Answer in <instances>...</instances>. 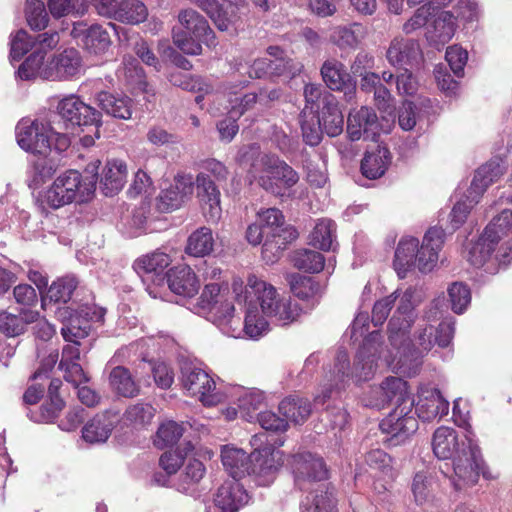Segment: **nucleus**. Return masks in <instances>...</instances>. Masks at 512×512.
Here are the masks:
<instances>
[{
	"instance_id": "nucleus-33",
	"label": "nucleus",
	"mask_w": 512,
	"mask_h": 512,
	"mask_svg": "<svg viewBox=\"0 0 512 512\" xmlns=\"http://www.w3.org/2000/svg\"><path fill=\"white\" fill-rule=\"evenodd\" d=\"M127 165L124 161L113 159L107 161L100 178L103 193L113 196L124 186L127 178Z\"/></svg>"
},
{
	"instance_id": "nucleus-8",
	"label": "nucleus",
	"mask_w": 512,
	"mask_h": 512,
	"mask_svg": "<svg viewBox=\"0 0 512 512\" xmlns=\"http://www.w3.org/2000/svg\"><path fill=\"white\" fill-rule=\"evenodd\" d=\"M180 381L187 395L196 398L204 406H216L228 399L227 389L217 385L215 378L197 364L184 363L181 366Z\"/></svg>"
},
{
	"instance_id": "nucleus-21",
	"label": "nucleus",
	"mask_w": 512,
	"mask_h": 512,
	"mask_svg": "<svg viewBox=\"0 0 512 512\" xmlns=\"http://www.w3.org/2000/svg\"><path fill=\"white\" fill-rule=\"evenodd\" d=\"M444 237L441 227H432L425 233L421 246L417 248L415 262V267L421 272H430L435 267Z\"/></svg>"
},
{
	"instance_id": "nucleus-30",
	"label": "nucleus",
	"mask_w": 512,
	"mask_h": 512,
	"mask_svg": "<svg viewBox=\"0 0 512 512\" xmlns=\"http://www.w3.org/2000/svg\"><path fill=\"white\" fill-rule=\"evenodd\" d=\"M118 420L117 413L111 411L97 414L83 427V439L89 443L105 442L109 438Z\"/></svg>"
},
{
	"instance_id": "nucleus-13",
	"label": "nucleus",
	"mask_w": 512,
	"mask_h": 512,
	"mask_svg": "<svg viewBox=\"0 0 512 512\" xmlns=\"http://www.w3.org/2000/svg\"><path fill=\"white\" fill-rule=\"evenodd\" d=\"M91 307H82L79 311H74L70 307H62L56 310V316L64 325L61 333L65 341L76 342L89 335L91 322H101L104 316L102 310L93 312Z\"/></svg>"
},
{
	"instance_id": "nucleus-20",
	"label": "nucleus",
	"mask_w": 512,
	"mask_h": 512,
	"mask_svg": "<svg viewBox=\"0 0 512 512\" xmlns=\"http://www.w3.org/2000/svg\"><path fill=\"white\" fill-rule=\"evenodd\" d=\"M81 72L82 58L80 53L76 49L70 48L54 55L45 64L43 79L50 81L71 80L78 77Z\"/></svg>"
},
{
	"instance_id": "nucleus-28",
	"label": "nucleus",
	"mask_w": 512,
	"mask_h": 512,
	"mask_svg": "<svg viewBox=\"0 0 512 512\" xmlns=\"http://www.w3.org/2000/svg\"><path fill=\"white\" fill-rule=\"evenodd\" d=\"M247 84L248 80H243L238 84L233 82L225 84L223 94L228 99L229 105L226 109L229 115L239 118L259 103V96L256 93H247L242 96H238V90L243 89Z\"/></svg>"
},
{
	"instance_id": "nucleus-9",
	"label": "nucleus",
	"mask_w": 512,
	"mask_h": 512,
	"mask_svg": "<svg viewBox=\"0 0 512 512\" xmlns=\"http://www.w3.org/2000/svg\"><path fill=\"white\" fill-rule=\"evenodd\" d=\"M435 329L433 326L428 324H420L415 338V345L417 348L411 347V341L406 333V342L404 344L398 343L397 346H392L395 350V354L386 358L387 365L397 372L411 375L416 373V370L420 364L419 358L423 352H428L434 344Z\"/></svg>"
},
{
	"instance_id": "nucleus-57",
	"label": "nucleus",
	"mask_w": 512,
	"mask_h": 512,
	"mask_svg": "<svg viewBox=\"0 0 512 512\" xmlns=\"http://www.w3.org/2000/svg\"><path fill=\"white\" fill-rule=\"evenodd\" d=\"M110 36L100 25H91L83 38L84 48L93 54H101L110 46Z\"/></svg>"
},
{
	"instance_id": "nucleus-53",
	"label": "nucleus",
	"mask_w": 512,
	"mask_h": 512,
	"mask_svg": "<svg viewBox=\"0 0 512 512\" xmlns=\"http://www.w3.org/2000/svg\"><path fill=\"white\" fill-rule=\"evenodd\" d=\"M496 243L497 242L484 231L479 239L469 248L467 255L468 262L477 268L484 266L490 259Z\"/></svg>"
},
{
	"instance_id": "nucleus-52",
	"label": "nucleus",
	"mask_w": 512,
	"mask_h": 512,
	"mask_svg": "<svg viewBox=\"0 0 512 512\" xmlns=\"http://www.w3.org/2000/svg\"><path fill=\"white\" fill-rule=\"evenodd\" d=\"M116 75L133 88L144 89L146 86L143 69L134 57H124L122 65L116 71Z\"/></svg>"
},
{
	"instance_id": "nucleus-26",
	"label": "nucleus",
	"mask_w": 512,
	"mask_h": 512,
	"mask_svg": "<svg viewBox=\"0 0 512 512\" xmlns=\"http://www.w3.org/2000/svg\"><path fill=\"white\" fill-rule=\"evenodd\" d=\"M386 56L393 66L404 67L418 63L421 59V50L415 40L396 37L390 43Z\"/></svg>"
},
{
	"instance_id": "nucleus-11",
	"label": "nucleus",
	"mask_w": 512,
	"mask_h": 512,
	"mask_svg": "<svg viewBox=\"0 0 512 512\" xmlns=\"http://www.w3.org/2000/svg\"><path fill=\"white\" fill-rule=\"evenodd\" d=\"M395 292L399 303L388 324V339L391 346H397L398 343L402 345L406 342V333H409L415 320V307L421 301L417 291L412 287L407 288L401 294L398 290Z\"/></svg>"
},
{
	"instance_id": "nucleus-35",
	"label": "nucleus",
	"mask_w": 512,
	"mask_h": 512,
	"mask_svg": "<svg viewBox=\"0 0 512 512\" xmlns=\"http://www.w3.org/2000/svg\"><path fill=\"white\" fill-rule=\"evenodd\" d=\"M367 29L360 23L330 29L328 39L341 49H355L366 37Z\"/></svg>"
},
{
	"instance_id": "nucleus-43",
	"label": "nucleus",
	"mask_w": 512,
	"mask_h": 512,
	"mask_svg": "<svg viewBox=\"0 0 512 512\" xmlns=\"http://www.w3.org/2000/svg\"><path fill=\"white\" fill-rule=\"evenodd\" d=\"M503 174V167L499 161H490L482 165L475 173L469 188V193L472 195L476 194V197H480L486 188L496 181Z\"/></svg>"
},
{
	"instance_id": "nucleus-58",
	"label": "nucleus",
	"mask_w": 512,
	"mask_h": 512,
	"mask_svg": "<svg viewBox=\"0 0 512 512\" xmlns=\"http://www.w3.org/2000/svg\"><path fill=\"white\" fill-rule=\"evenodd\" d=\"M25 17L31 29L41 31L48 26L49 16L41 0H26Z\"/></svg>"
},
{
	"instance_id": "nucleus-37",
	"label": "nucleus",
	"mask_w": 512,
	"mask_h": 512,
	"mask_svg": "<svg viewBox=\"0 0 512 512\" xmlns=\"http://www.w3.org/2000/svg\"><path fill=\"white\" fill-rule=\"evenodd\" d=\"M205 473L206 468L200 460L189 458L173 486L181 493L192 495L196 492V486L202 480Z\"/></svg>"
},
{
	"instance_id": "nucleus-31",
	"label": "nucleus",
	"mask_w": 512,
	"mask_h": 512,
	"mask_svg": "<svg viewBox=\"0 0 512 512\" xmlns=\"http://www.w3.org/2000/svg\"><path fill=\"white\" fill-rule=\"evenodd\" d=\"M79 340L64 346L59 368L64 371V378L73 385L88 382V377L78 363L80 360Z\"/></svg>"
},
{
	"instance_id": "nucleus-42",
	"label": "nucleus",
	"mask_w": 512,
	"mask_h": 512,
	"mask_svg": "<svg viewBox=\"0 0 512 512\" xmlns=\"http://www.w3.org/2000/svg\"><path fill=\"white\" fill-rule=\"evenodd\" d=\"M372 343L366 339L358 351L352 370V377L357 381L369 380L376 369V357L371 353Z\"/></svg>"
},
{
	"instance_id": "nucleus-61",
	"label": "nucleus",
	"mask_w": 512,
	"mask_h": 512,
	"mask_svg": "<svg viewBox=\"0 0 512 512\" xmlns=\"http://www.w3.org/2000/svg\"><path fill=\"white\" fill-rule=\"evenodd\" d=\"M193 450L194 446L187 442L181 450L164 452L159 459V465L168 475L175 474Z\"/></svg>"
},
{
	"instance_id": "nucleus-49",
	"label": "nucleus",
	"mask_w": 512,
	"mask_h": 512,
	"mask_svg": "<svg viewBox=\"0 0 512 512\" xmlns=\"http://www.w3.org/2000/svg\"><path fill=\"white\" fill-rule=\"evenodd\" d=\"M279 411L287 423L302 424L310 415L311 408L307 400L288 397L280 402Z\"/></svg>"
},
{
	"instance_id": "nucleus-24",
	"label": "nucleus",
	"mask_w": 512,
	"mask_h": 512,
	"mask_svg": "<svg viewBox=\"0 0 512 512\" xmlns=\"http://www.w3.org/2000/svg\"><path fill=\"white\" fill-rule=\"evenodd\" d=\"M292 263L298 270L317 274L320 272V232L318 224L308 237V246L294 251Z\"/></svg>"
},
{
	"instance_id": "nucleus-39",
	"label": "nucleus",
	"mask_w": 512,
	"mask_h": 512,
	"mask_svg": "<svg viewBox=\"0 0 512 512\" xmlns=\"http://www.w3.org/2000/svg\"><path fill=\"white\" fill-rule=\"evenodd\" d=\"M285 279L294 296L301 300H312L320 291V282L317 277L294 272L286 274Z\"/></svg>"
},
{
	"instance_id": "nucleus-51",
	"label": "nucleus",
	"mask_w": 512,
	"mask_h": 512,
	"mask_svg": "<svg viewBox=\"0 0 512 512\" xmlns=\"http://www.w3.org/2000/svg\"><path fill=\"white\" fill-rule=\"evenodd\" d=\"M77 284L78 282L74 276H65L57 279L49 287L46 297L42 298V307L45 309L47 299L55 303H67L71 299Z\"/></svg>"
},
{
	"instance_id": "nucleus-6",
	"label": "nucleus",
	"mask_w": 512,
	"mask_h": 512,
	"mask_svg": "<svg viewBox=\"0 0 512 512\" xmlns=\"http://www.w3.org/2000/svg\"><path fill=\"white\" fill-rule=\"evenodd\" d=\"M181 29L173 31V43L183 53L199 55L201 43L215 46V34L204 16L192 8L183 9L178 14Z\"/></svg>"
},
{
	"instance_id": "nucleus-10",
	"label": "nucleus",
	"mask_w": 512,
	"mask_h": 512,
	"mask_svg": "<svg viewBox=\"0 0 512 512\" xmlns=\"http://www.w3.org/2000/svg\"><path fill=\"white\" fill-rule=\"evenodd\" d=\"M203 169L205 172L199 173L194 182L196 183L197 197L207 221L216 223L222 214L220 191L210 179V175L216 180H225L228 171L223 163L215 159L205 161Z\"/></svg>"
},
{
	"instance_id": "nucleus-19",
	"label": "nucleus",
	"mask_w": 512,
	"mask_h": 512,
	"mask_svg": "<svg viewBox=\"0 0 512 512\" xmlns=\"http://www.w3.org/2000/svg\"><path fill=\"white\" fill-rule=\"evenodd\" d=\"M305 107L301 112V129L305 143L317 146L320 143V89L317 85H306Z\"/></svg>"
},
{
	"instance_id": "nucleus-64",
	"label": "nucleus",
	"mask_w": 512,
	"mask_h": 512,
	"mask_svg": "<svg viewBox=\"0 0 512 512\" xmlns=\"http://www.w3.org/2000/svg\"><path fill=\"white\" fill-rule=\"evenodd\" d=\"M184 429L182 425L175 421H167L160 425L157 431L155 444L164 448L175 444L183 435Z\"/></svg>"
},
{
	"instance_id": "nucleus-12",
	"label": "nucleus",
	"mask_w": 512,
	"mask_h": 512,
	"mask_svg": "<svg viewBox=\"0 0 512 512\" xmlns=\"http://www.w3.org/2000/svg\"><path fill=\"white\" fill-rule=\"evenodd\" d=\"M170 261L168 254L156 250L139 257L133 264V269L141 277L146 291L153 298L160 297L159 289L166 284V268Z\"/></svg>"
},
{
	"instance_id": "nucleus-46",
	"label": "nucleus",
	"mask_w": 512,
	"mask_h": 512,
	"mask_svg": "<svg viewBox=\"0 0 512 512\" xmlns=\"http://www.w3.org/2000/svg\"><path fill=\"white\" fill-rule=\"evenodd\" d=\"M324 101L325 105L322 107V122L325 132L330 137L338 136L343 131V114L332 96H325Z\"/></svg>"
},
{
	"instance_id": "nucleus-22",
	"label": "nucleus",
	"mask_w": 512,
	"mask_h": 512,
	"mask_svg": "<svg viewBox=\"0 0 512 512\" xmlns=\"http://www.w3.org/2000/svg\"><path fill=\"white\" fill-rule=\"evenodd\" d=\"M449 411V402L441 392L434 387H421L418 392V402L415 414L424 421H431L437 417L442 418Z\"/></svg>"
},
{
	"instance_id": "nucleus-16",
	"label": "nucleus",
	"mask_w": 512,
	"mask_h": 512,
	"mask_svg": "<svg viewBox=\"0 0 512 512\" xmlns=\"http://www.w3.org/2000/svg\"><path fill=\"white\" fill-rule=\"evenodd\" d=\"M57 112L67 129H79L82 125H93L101 120V112L84 103L80 97L69 95L58 102Z\"/></svg>"
},
{
	"instance_id": "nucleus-5",
	"label": "nucleus",
	"mask_w": 512,
	"mask_h": 512,
	"mask_svg": "<svg viewBox=\"0 0 512 512\" xmlns=\"http://www.w3.org/2000/svg\"><path fill=\"white\" fill-rule=\"evenodd\" d=\"M16 140L21 149L39 155H47L52 148L65 151L71 144L67 133L56 132L48 122L29 118L21 119L16 126Z\"/></svg>"
},
{
	"instance_id": "nucleus-25",
	"label": "nucleus",
	"mask_w": 512,
	"mask_h": 512,
	"mask_svg": "<svg viewBox=\"0 0 512 512\" xmlns=\"http://www.w3.org/2000/svg\"><path fill=\"white\" fill-rule=\"evenodd\" d=\"M166 283L174 294L185 298L195 296L200 282L195 272L187 265H179L168 271Z\"/></svg>"
},
{
	"instance_id": "nucleus-1",
	"label": "nucleus",
	"mask_w": 512,
	"mask_h": 512,
	"mask_svg": "<svg viewBox=\"0 0 512 512\" xmlns=\"http://www.w3.org/2000/svg\"><path fill=\"white\" fill-rule=\"evenodd\" d=\"M233 293L219 283H210L190 310L213 323L224 335L259 339L270 322L287 325L299 315L297 305L282 297L266 281L251 275L243 289L241 280L232 283Z\"/></svg>"
},
{
	"instance_id": "nucleus-27",
	"label": "nucleus",
	"mask_w": 512,
	"mask_h": 512,
	"mask_svg": "<svg viewBox=\"0 0 512 512\" xmlns=\"http://www.w3.org/2000/svg\"><path fill=\"white\" fill-rule=\"evenodd\" d=\"M227 392V401L236 398L243 417L249 422L257 417L256 411L266 405L267 396L259 389L228 388Z\"/></svg>"
},
{
	"instance_id": "nucleus-2",
	"label": "nucleus",
	"mask_w": 512,
	"mask_h": 512,
	"mask_svg": "<svg viewBox=\"0 0 512 512\" xmlns=\"http://www.w3.org/2000/svg\"><path fill=\"white\" fill-rule=\"evenodd\" d=\"M432 448L439 459H452L457 480H453L455 489L477 483L482 472L483 462L478 446L466 434L458 435L450 427H439L433 434Z\"/></svg>"
},
{
	"instance_id": "nucleus-17",
	"label": "nucleus",
	"mask_w": 512,
	"mask_h": 512,
	"mask_svg": "<svg viewBox=\"0 0 512 512\" xmlns=\"http://www.w3.org/2000/svg\"><path fill=\"white\" fill-rule=\"evenodd\" d=\"M389 132V126L384 128L376 112L367 106L352 109L347 119V134L352 141L361 138L376 141L380 132Z\"/></svg>"
},
{
	"instance_id": "nucleus-4",
	"label": "nucleus",
	"mask_w": 512,
	"mask_h": 512,
	"mask_svg": "<svg viewBox=\"0 0 512 512\" xmlns=\"http://www.w3.org/2000/svg\"><path fill=\"white\" fill-rule=\"evenodd\" d=\"M240 163H251L256 168L259 162L263 166V175L258 179L259 185L275 195L295 185L299 179L297 173L284 161L272 154H262L258 144L244 146L238 153Z\"/></svg>"
},
{
	"instance_id": "nucleus-38",
	"label": "nucleus",
	"mask_w": 512,
	"mask_h": 512,
	"mask_svg": "<svg viewBox=\"0 0 512 512\" xmlns=\"http://www.w3.org/2000/svg\"><path fill=\"white\" fill-rule=\"evenodd\" d=\"M221 460L233 480L238 481V479L246 476L249 456L243 449L225 445L221 449Z\"/></svg>"
},
{
	"instance_id": "nucleus-48",
	"label": "nucleus",
	"mask_w": 512,
	"mask_h": 512,
	"mask_svg": "<svg viewBox=\"0 0 512 512\" xmlns=\"http://www.w3.org/2000/svg\"><path fill=\"white\" fill-rule=\"evenodd\" d=\"M378 393H384V398L387 399L388 403L395 401L396 406H405L406 400L414 401L408 392L407 383L399 377L390 376L385 378L378 386Z\"/></svg>"
},
{
	"instance_id": "nucleus-45",
	"label": "nucleus",
	"mask_w": 512,
	"mask_h": 512,
	"mask_svg": "<svg viewBox=\"0 0 512 512\" xmlns=\"http://www.w3.org/2000/svg\"><path fill=\"white\" fill-rule=\"evenodd\" d=\"M214 242L212 230L203 226L191 233L185 250L191 256L204 257L213 251Z\"/></svg>"
},
{
	"instance_id": "nucleus-18",
	"label": "nucleus",
	"mask_w": 512,
	"mask_h": 512,
	"mask_svg": "<svg viewBox=\"0 0 512 512\" xmlns=\"http://www.w3.org/2000/svg\"><path fill=\"white\" fill-rule=\"evenodd\" d=\"M250 496L237 480L225 481L205 505V512H239L249 503Z\"/></svg>"
},
{
	"instance_id": "nucleus-44",
	"label": "nucleus",
	"mask_w": 512,
	"mask_h": 512,
	"mask_svg": "<svg viewBox=\"0 0 512 512\" xmlns=\"http://www.w3.org/2000/svg\"><path fill=\"white\" fill-rule=\"evenodd\" d=\"M267 52L268 55L271 56L269 75L293 78L302 71L303 65L287 60L284 51L278 46L268 47Z\"/></svg>"
},
{
	"instance_id": "nucleus-36",
	"label": "nucleus",
	"mask_w": 512,
	"mask_h": 512,
	"mask_svg": "<svg viewBox=\"0 0 512 512\" xmlns=\"http://www.w3.org/2000/svg\"><path fill=\"white\" fill-rule=\"evenodd\" d=\"M39 318L37 311L23 309L19 314L3 311L0 313V331L8 337H16L25 332L26 326Z\"/></svg>"
},
{
	"instance_id": "nucleus-62",
	"label": "nucleus",
	"mask_w": 512,
	"mask_h": 512,
	"mask_svg": "<svg viewBox=\"0 0 512 512\" xmlns=\"http://www.w3.org/2000/svg\"><path fill=\"white\" fill-rule=\"evenodd\" d=\"M484 231L498 242L504 235L512 231V210L504 209L493 218Z\"/></svg>"
},
{
	"instance_id": "nucleus-50",
	"label": "nucleus",
	"mask_w": 512,
	"mask_h": 512,
	"mask_svg": "<svg viewBox=\"0 0 512 512\" xmlns=\"http://www.w3.org/2000/svg\"><path fill=\"white\" fill-rule=\"evenodd\" d=\"M148 10L139 0H121L120 6L115 12V20L127 24H139L147 19Z\"/></svg>"
},
{
	"instance_id": "nucleus-15",
	"label": "nucleus",
	"mask_w": 512,
	"mask_h": 512,
	"mask_svg": "<svg viewBox=\"0 0 512 512\" xmlns=\"http://www.w3.org/2000/svg\"><path fill=\"white\" fill-rule=\"evenodd\" d=\"M414 401L406 400L405 406L396 408L384 418L379 427L383 433L391 435L394 445L400 444L418 429V421L413 413Z\"/></svg>"
},
{
	"instance_id": "nucleus-56",
	"label": "nucleus",
	"mask_w": 512,
	"mask_h": 512,
	"mask_svg": "<svg viewBox=\"0 0 512 512\" xmlns=\"http://www.w3.org/2000/svg\"><path fill=\"white\" fill-rule=\"evenodd\" d=\"M198 8L205 12L220 31H229L234 21L222 10L217 0H191Z\"/></svg>"
},
{
	"instance_id": "nucleus-3",
	"label": "nucleus",
	"mask_w": 512,
	"mask_h": 512,
	"mask_svg": "<svg viewBox=\"0 0 512 512\" xmlns=\"http://www.w3.org/2000/svg\"><path fill=\"white\" fill-rule=\"evenodd\" d=\"M100 161L91 162L86 167L89 176L83 177L76 170H68L56 177L41 195L43 208L59 209L73 202L89 201L95 192Z\"/></svg>"
},
{
	"instance_id": "nucleus-32",
	"label": "nucleus",
	"mask_w": 512,
	"mask_h": 512,
	"mask_svg": "<svg viewBox=\"0 0 512 512\" xmlns=\"http://www.w3.org/2000/svg\"><path fill=\"white\" fill-rule=\"evenodd\" d=\"M271 237H267L263 243L262 256L266 262L273 263L280 257L287 244L297 239L298 232L294 227L283 224Z\"/></svg>"
},
{
	"instance_id": "nucleus-34",
	"label": "nucleus",
	"mask_w": 512,
	"mask_h": 512,
	"mask_svg": "<svg viewBox=\"0 0 512 512\" xmlns=\"http://www.w3.org/2000/svg\"><path fill=\"white\" fill-rule=\"evenodd\" d=\"M456 29L455 16L450 11H440L433 23L427 28L426 38L435 45H445L449 42Z\"/></svg>"
},
{
	"instance_id": "nucleus-23",
	"label": "nucleus",
	"mask_w": 512,
	"mask_h": 512,
	"mask_svg": "<svg viewBox=\"0 0 512 512\" xmlns=\"http://www.w3.org/2000/svg\"><path fill=\"white\" fill-rule=\"evenodd\" d=\"M194 184V179L190 174L176 176L174 184L161 192L159 209L166 212L178 209L193 194Z\"/></svg>"
},
{
	"instance_id": "nucleus-63",
	"label": "nucleus",
	"mask_w": 512,
	"mask_h": 512,
	"mask_svg": "<svg viewBox=\"0 0 512 512\" xmlns=\"http://www.w3.org/2000/svg\"><path fill=\"white\" fill-rule=\"evenodd\" d=\"M55 172L53 163L47 158H40L29 169V187L38 188Z\"/></svg>"
},
{
	"instance_id": "nucleus-14",
	"label": "nucleus",
	"mask_w": 512,
	"mask_h": 512,
	"mask_svg": "<svg viewBox=\"0 0 512 512\" xmlns=\"http://www.w3.org/2000/svg\"><path fill=\"white\" fill-rule=\"evenodd\" d=\"M296 486L301 491L319 490L320 458L317 453L299 450L289 461Z\"/></svg>"
},
{
	"instance_id": "nucleus-54",
	"label": "nucleus",
	"mask_w": 512,
	"mask_h": 512,
	"mask_svg": "<svg viewBox=\"0 0 512 512\" xmlns=\"http://www.w3.org/2000/svg\"><path fill=\"white\" fill-rule=\"evenodd\" d=\"M169 81L174 85L188 91H198L199 95L195 97V102L201 104L204 94L212 92V87L201 77H192L188 74L177 72L170 75Z\"/></svg>"
},
{
	"instance_id": "nucleus-55",
	"label": "nucleus",
	"mask_w": 512,
	"mask_h": 512,
	"mask_svg": "<svg viewBox=\"0 0 512 512\" xmlns=\"http://www.w3.org/2000/svg\"><path fill=\"white\" fill-rule=\"evenodd\" d=\"M156 413V409L147 402H137L130 405L124 413V421L134 428H143L149 425Z\"/></svg>"
},
{
	"instance_id": "nucleus-59",
	"label": "nucleus",
	"mask_w": 512,
	"mask_h": 512,
	"mask_svg": "<svg viewBox=\"0 0 512 512\" xmlns=\"http://www.w3.org/2000/svg\"><path fill=\"white\" fill-rule=\"evenodd\" d=\"M44 58L39 51H33L26 60L19 66L16 76L21 80H32L36 77L43 79L45 70Z\"/></svg>"
},
{
	"instance_id": "nucleus-7",
	"label": "nucleus",
	"mask_w": 512,
	"mask_h": 512,
	"mask_svg": "<svg viewBox=\"0 0 512 512\" xmlns=\"http://www.w3.org/2000/svg\"><path fill=\"white\" fill-rule=\"evenodd\" d=\"M267 442L265 433L255 434L250 440L254 450L249 455L246 476H250L258 486H269L273 483L284 462L282 451Z\"/></svg>"
},
{
	"instance_id": "nucleus-60",
	"label": "nucleus",
	"mask_w": 512,
	"mask_h": 512,
	"mask_svg": "<svg viewBox=\"0 0 512 512\" xmlns=\"http://www.w3.org/2000/svg\"><path fill=\"white\" fill-rule=\"evenodd\" d=\"M344 66L339 62L326 61L322 65V80L331 90H341L348 80Z\"/></svg>"
},
{
	"instance_id": "nucleus-41",
	"label": "nucleus",
	"mask_w": 512,
	"mask_h": 512,
	"mask_svg": "<svg viewBox=\"0 0 512 512\" xmlns=\"http://www.w3.org/2000/svg\"><path fill=\"white\" fill-rule=\"evenodd\" d=\"M419 241L414 237H403L395 251L394 267L400 277L409 268L415 267Z\"/></svg>"
},
{
	"instance_id": "nucleus-29",
	"label": "nucleus",
	"mask_w": 512,
	"mask_h": 512,
	"mask_svg": "<svg viewBox=\"0 0 512 512\" xmlns=\"http://www.w3.org/2000/svg\"><path fill=\"white\" fill-rule=\"evenodd\" d=\"M96 103L105 114L113 118L128 120L132 116L133 101L126 95L101 91L96 95Z\"/></svg>"
},
{
	"instance_id": "nucleus-47",
	"label": "nucleus",
	"mask_w": 512,
	"mask_h": 512,
	"mask_svg": "<svg viewBox=\"0 0 512 512\" xmlns=\"http://www.w3.org/2000/svg\"><path fill=\"white\" fill-rule=\"evenodd\" d=\"M109 383L111 388L124 397H134L139 387L134 381L130 371L122 365H116L110 372Z\"/></svg>"
},
{
	"instance_id": "nucleus-40",
	"label": "nucleus",
	"mask_w": 512,
	"mask_h": 512,
	"mask_svg": "<svg viewBox=\"0 0 512 512\" xmlns=\"http://www.w3.org/2000/svg\"><path fill=\"white\" fill-rule=\"evenodd\" d=\"M389 161V150L386 147L378 146L376 151L365 154L361 162L362 173L369 179H377L385 173Z\"/></svg>"
}]
</instances>
